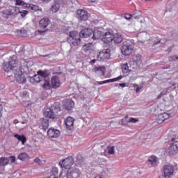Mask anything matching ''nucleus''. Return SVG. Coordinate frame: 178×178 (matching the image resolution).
Masks as SVG:
<instances>
[{
  "label": "nucleus",
  "mask_w": 178,
  "mask_h": 178,
  "mask_svg": "<svg viewBox=\"0 0 178 178\" xmlns=\"http://www.w3.org/2000/svg\"><path fill=\"white\" fill-rule=\"evenodd\" d=\"M51 23V21L49 20V18H42L40 22H39V27L43 30H38V33L40 34H42V33H45V31H47V28L48 27V26H49V24Z\"/></svg>",
  "instance_id": "nucleus-7"
},
{
  "label": "nucleus",
  "mask_w": 178,
  "mask_h": 178,
  "mask_svg": "<svg viewBox=\"0 0 178 178\" xmlns=\"http://www.w3.org/2000/svg\"><path fill=\"white\" fill-rule=\"evenodd\" d=\"M63 106L67 111H72L74 108V102L72 99L66 100L64 102Z\"/></svg>",
  "instance_id": "nucleus-20"
},
{
  "label": "nucleus",
  "mask_w": 178,
  "mask_h": 178,
  "mask_svg": "<svg viewBox=\"0 0 178 178\" xmlns=\"http://www.w3.org/2000/svg\"><path fill=\"white\" fill-rule=\"evenodd\" d=\"M40 127L43 129V131H47L48 127H49V120H48V118H43L40 119Z\"/></svg>",
  "instance_id": "nucleus-17"
},
{
  "label": "nucleus",
  "mask_w": 178,
  "mask_h": 178,
  "mask_svg": "<svg viewBox=\"0 0 178 178\" xmlns=\"http://www.w3.org/2000/svg\"><path fill=\"white\" fill-rule=\"evenodd\" d=\"M75 165L76 166H79V168H81V166L84 165V160L83 159V157H81V156H78L76 157V160L75 161Z\"/></svg>",
  "instance_id": "nucleus-29"
},
{
  "label": "nucleus",
  "mask_w": 178,
  "mask_h": 178,
  "mask_svg": "<svg viewBox=\"0 0 178 178\" xmlns=\"http://www.w3.org/2000/svg\"><path fill=\"white\" fill-rule=\"evenodd\" d=\"M92 34V29H83L80 33L77 31H72L70 32L69 38L67 41L70 45H73L74 47H77L81 42L80 37L82 38H88Z\"/></svg>",
  "instance_id": "nucleus-1"
},
{
  "label": "nucleus",
  "mask_w": 178,
  "mask_h": 178,
  "mask_svg": "<svg viewBox=\"0 0 178 178\" xmlns=\"http://www.w3.org/2000/svg\"><path fill=\"white\" fill-rule=\"evenodd\" d=\"M77 15L80 20H87L88 19V13L85 10H78Z\"/></svg>",
  "instance_id": "nucleus-18"
},
{
  "label": "nucleus",
  "mask_w": 178,
  "mask_h": 178,
  "mask_svg": "<svg viewBox=\"0 0 178 178\" xmlns=\"http://www.w3.org/2000/svg\"><path fill=\"white\" fill-rule=\"evenodd\" d=\"M54 111L55 112H60V106H59V104L56 103L51 108H47L44 112V118H47V119H55V113H54Z\"/></svg>",
  "instance_id": "nucleus-4"
},
{
  "label": "nucleus",
  "mask_w": 178,
  "mask_h": 178,
  "mask_svg": "<svg viewBox=\"0 0 178 178\" xmlns=\"http://www.w3.org/2000/svg\"><path fill=\"white\" fill-rule=\"evenodd\" d=\"M172 49H173V46L170 47H168V52H171L172 51Z\"/></svg>",
  "instance_id": "nucleus-51"
},
{
  "label": "nucleus",
  "mask_w": 178,
  "mask_h": 178,
  "mask_svg": "<svg viewBox=\"0 0 178 178\" xmlns=\"http://www.w3.org/2000/svg\"><path fill=\"white\" fill-rule=\"evenodd\" d=\"M80 176V170L77 168H72L67 172V178H78Z\"/></svg>",
  "instance_id": "nucleus-12"
},
{
  "label": "nucleus",
  "mask_w": 178,
  "mask_h": 178,
  "mask_svg": "<svg viewBox=\"0 0 178 178\" xmlns=\"http://www.w3.org/2000/svg\"><path fill=\"white\" fill-rule=\"evenodd\" d=\"M8 63L11 66H16L15 65L17 63V56H16V55L10 56Z\"/></svg>",
  "instance_id": "nucleus-31"
},
{
  "label": "nucleus",
  "mask_w": 178,
  "mask_h": 178,
  "mask_svg": "<svg viewBox=\"0 0 178 178\" xmlns=\"http://www.w3.org/2000/svg\"><path fill=\"white\" fill-rule=\"evenodd\" d=\"M82 49L86 54H92L95 51V47H94L92 43H87L83 46Z\"/></svg>",
  "instance_id": "nucleus-15"
},
{
  "label": "nucleus",
  "mask_w": 178,
  "mask_h": 178,
  "mask_svg": "<svg viewBox=\"0 0 178 178\" xmlns=\"http://www.w3.org/2000/svg\"><path fill=\"white\" fill-rule=\"evenodd\" d=\"M170 118V114L167 113H163L158 115L157 117V123L159 124H162L165 120H168Z\"/></svg>",
  "instance_id": "nucleus-14"
},
{
  "label": "nucleus",
  "mask_w": 178,
  "mask_h": 178,
  "mask_svg": "<svg viewBox=\"0 0 178 178\" xmlns=\"http://www.w3.org/2000/svg\"><path fill=\"white\" fill-rule=\"evenodd\" d=\"M9 163V159L6 157L0 158V166H6Z\"/></svg>",
  "instance_id": "nucleus-33"
},
{
  "label": "nucleus",
  "mask_w": 178,
  "mask_h": 178,
  "mask_svg": "<svg viewBox=\"0 0 178 178\" xmlns=\"http://www.w3.org/2000/svg\"><path fill=\"white\" fill-rule=\"evenodd\" d=\"M21 34H22V33H24V34L22 35V37H26V35H27V34L26 33H27V31L24 29H22L20 31Z\"/></svg>",
  "instance_id": "nucleus-46"
},
{
  "label": "nucleus",
  "mask_w": 178,
  "mask_h": 178,
  "mask_svg": "<svg viewBox=\"0 0 178 178\" xmlns=\"http://www.w3.org/2000/svg\"><path fill=\"white\" fill-rule=\"evenodd\" d=\"M18 159H19V161H27V159H29V154L26 152L21 153L18 155Z\"/></svg>",
  "instance_id": "nucleus-36"
},
{
  "label": "nucleus",
  "mask_w": 178,
  "mask_h": 178,
  "mask_svg": "<svg viewBox=\"0 0 178 178\" xmlns=\"http://www.w3.org/2000/svg\"><path fill=\"white\" fill-rule=\"evenodd\" d=\"M124 17L126 20H131V19H133L132 14H125Z\"/></svg>",
  "instance_id": "nucleus-44"
},
{
  "label": "nucleus",
  "mask_w": 178,
  "mask_h": 178,
  "mask_svg": "<svg viewBox=\"0 0 178 178\" xmlns=\"http://www.w3.org/2000/svg\"><path fill=\"white\" fill-rule=\"evenodd\" d=\"M73 163H74V161H73V157L72 156H69L59 162L60 168H64V169H70Z\"/></svg>",
  "instance_id": "nucleus-8"
},
{
  "label": "nucleus",
  "mask_w": 178,
  "mask_h": 178,
  "mask_svg": "<svg viewBox=\"0 0 178 178\" xmlns=\"http://www.w3.org/2000/svg\"><path fill=\"white\" fill-rule=\"evenodd\" d=\"M65 122L67 130H72V129H73V126L74 125V118L67 117Z\"/></svg>",
  "instance_id": "nucleus-21"
},
{
  "label": "nucleus",
  "mask_w": 178,
  "mask_h": 178,
  "mask_svg": "<svg viewBox=\"0 0 178 178\" xmlns=\"http://www.w3.org/2000/svg\"><path fill=\"white\" fill-rule=\"evenodd\" d=\"M47 70L42 71L40 70L38 72V74L34 75L33 77L31 78L30 81L31 83H40L44 80V83L42 86L44 90H49L51 88V83L49 80V76Z\"/></svg>",
  "instance_id": "nucleus-2"
},
{
  "label": "nucleus",
  "mask_w": 178,
  "mask_h": 178,
  "mask_svg": "<svg viewBox=\"0 0 178 178\" xmlns=\"http://www.w3.org/2000/svg\"><path fill=\"white\" fill-rule=\"evenodd\" d=\"M92 33L93 34V40H102L104 37V31L102 29H95L92 31Z\"/></svg>",
  "instance_id": "nucleus-13"
},
{
  "label": "nucleus",
  "mask_w": 178,
  "mask_h": 178,
  "mask_svg": "<svg viewBox=\"0 0 178 178\" xmlns=\"http://www.w3.org/2000/svg\"><path fill=\"white\" fill-rule=\"evenodd\" d=\"M141 17V12L138 10H136L132 14V19H135L136 20H138Z\"/></svg>",
  "instance_id": "nucleus-35"
},
{
  "label": "nucleus",
  "mask_w": 178,
  "mask_h": 178,
  "mask_svg": "<svg viewBox=\"0 0 178 178\" xmlns=\"http://www.w3.org/2000/svg\"><path fill=\"white\" fill-rule=\"evenodd\" d=\"M169 62H173L174 60H176L175 56H171L168 58Z\"/></svg>",
  "instance_id": "nucleus-47"
},
{
  "label": "nucleus",
  "mask_w": 178,
  "mask_h": 178,
  "mask_svg": "<svg viewBox=\"0 0 178 178\" xmlns=\"http://www.w3.org/2000/svg\"><path fill=\"white\" fill-rule=\"evenodd\" d=\"M47 136L51 138H58L60 136V131L55 128H50L47 131Z\"/></svg>",
  "instance_id": "nucleus-11"
},
{
  "label": "nucleus",
  "mask_w": 178,
  "mask_h": 178,
  "mask_svg": "<svg viewBox=\"0 0 178 178\" xmlns=\"http://www.w3.org/2000/svg\"><path fill=\"white\" fill-rule=\"evenodd\" d=\"M118 86L122 88H124V87H126V83H118Z\"/></svg>",
  "instance_id": "nucleus-49"
},
{
  "label": "nucleus",
  "mask_w": 178,
  "mask_h": 178,
  "mask_svg": "<svg viewBox=\"0 0 178 178\" xmlns=\"http://www.w3.org/2000/svg\"><path fill=\"white\" fill-rule=\"evenodd\" d=\"M26 8H30V9L31 10H40V7L38 6H35L34 4H30V3H28V6Z\"/></svg>",
  "instance_id": "nucleus-38"
},
{
  "label": "nucleus",
  "mask_w": 178,
  "mask_h": 178,
  "mask_svg": "<svg viewBox=\"0 0 178 178\" xmlns=\"http://www.w3.org/2000/svg\"><path fill=\"white\" fill-rule=\"evenodd\" d=\"M42 2H51V0H41Z\"/></svg>",
  "instance_id": "nucleus-56"
},
{
  "label": "nucleus",
  "mask_w": 178,
  "mask_h": 178,
  "mask_svg": "<svg viewBox=\"0 0 178 178\" xmlns=\"http://www.w3.org/2000/svg\"><path fill=\"white\" fill-rule=\"evenodd\" d=\"M163 97V96L160 93V94L158 95L157 98H158L159 99H161V98Z\"/></svg>",
  "instance_id": "nucleus-53"
},
{
  "label": "nucleus",
  "mask_w": 178,
  "mask_h": 178,
  "mask_svg": "<svg viewBox=\"0 0 178 178\" xmlns=\"http://www.w3.org/2000/svg\"><path fill=\"white\" fill-rule=\"evenodd\" d=\"M2 116V113H1V112H0V118Z\"/></svg>",
  "instance_id": "nucleus-61"
},
{
  "label": "nucleus",
  "mask_w": 178,
  "mask_h": 178,
  "mask_svg": "<svg viewBox=\"0 0 178 178\" xmlns=\"http://www.w3.org/2000/svg\"><path fill=\"white\" fill-rule=\"evenodd\" d=\"M103 83H104V84H106V83H108L109 82H108V81L107 79V80L103 81Z\"/></svg>",
  "instance_id": "nucleus-55"
},
{
  "label": "nucleus",
  "mask_w": 178,
  "mask_h": 178,
  "mask_svg": "<svg viewBox=\"0 0 178 178\" xmlns=\"http://www.w3.org/2000/svg\"><path fill=\"white\" fill-rule=\"evenodd\" d=\"M58 173H59L58 168H53L51 170V174L54 176V178L58 177Z\"/></svg>",
  "instance_id": "nucleus-40"
},
{
  "label": "nucleus",
  "mask_w": 178,
  "mask_h": 178,
  "mask_svg": "<svg viewBox=\"0 0 178 178\" xmlns=\"http://www.w3.org/2000/svg\"><path fill=\"white\" fill-rule=\"evenodd\" d=\"M14 9L15 10V15H19L20 13L22 17H25L26 15H28L29 11L27 10H20V8L19 7H14Z\"/></svg>",
  "instance_id": "nucleus-27"
},
{
  "label": "nucleus",
  "mask_w": 178,
  "mask_h": 178,
  "mask_svg": "<svg viewBox=\"0 0 178 178\" xmlns=\"http://www.w3.org/2000/svg\"><path fill=\"white\" fill-rule=\"evenodd\" d=\"M158 44H161V40L158 41L157 42L154 43V45H158Z\"/></svg>",
  "instance_id": "nucleus-54"
},
{
  "label": "nucleus",
  "mask_w": 178,
  "mask_h": 178,
  "mask_svg": "<svg viewBox=\"0 0 178 178\" xmlns=\"http://www.w3.org/2000/svg\"><path fill=\"white\" fill-rule=\"evenodd\" d=\"M93 72L95 73L98 74L99 73L102 74V76H105V72H106L105 67L104 66H99V67H95L93 68Z\"/></svg>",
  "instance_id": "nucleus-24"
},
{
  "label": "nucleus",
  "mask_w": 178,
  "mask_h": 178,
  "mask_svg": "<svg viewBox=\"0 0 178 178\" xmlns=\"http://www.w3.org/2000/svg\"><path fill=\"white\" fill-rule=\"evenodd\" d=\"M141 23H143V21H140Z\"/></svg>",
  "instance_id": "nucleus-63"
},
{
  "label": "nucleus",
  "mask_w": 178,
  "mask_h": 178,
  "mask_svg": "<svg viewBox=\"0 0 178 178\" xmlns=\"http://www.w3.org/2000/svg\"><path fill=\"white\" fill-rule=\"evenodd\" d=\"M133 87L134 88H136V94H138V92H140V90H142L143 86V85L139 86V85H137V83H134Z\"/></svg>",
  "instance_id": "nucleus-39"
},
{
  "label": "nucleus",
  "mask_w": 178,
  "mask_h": 178,
  "mask_svg": "<svg viewBox=\"0 0 178 178\" xmlns=\"http://www.w3.org/2000/svg\"><path fill=\"white\" fill-rule=\"evenodd\" d=\"M113 38V34H112L111 32H106L105 33H103V38L102 40L105 44H110L112 42Z\"/></svg>",
  "instance_id": "nucleus-16"
},
{
  "label": "nucleus",
  "mask_w": 178,
  "mask_h": 178,
  "mask_svg": "<svg viewBox=\"0 0 178 178\" xmlns=\"http://www.w3.org/2000/svg\"><path fill=\"white\" fill-rule=\"evenodd\" d=\"M170 143H171V145L167 149V152L170 155H176L178 152V135H172L170 140Z\"/></svg>",
  "instance_id": "nucleus-3"
},
{
  "label": "nucleus",
  "mask_w": 178,
  "mask_h": 178,
  "mask_svg": "<svg viewBox=\"0 0 178 178\" xmlns=\"http://www.w3.org/2000/svg\"><path fill=\"white\" fill-rule=\"evenodd\" d=\"M95 178H102L101 176H96Z\"/></svg>",
  "instance_id": "nucleus-59"
},
{
  "label": "nucleus",
  "mask_w": 178,
  "mask_h": 178,
  "mask_svg": "<svg viewBox=\"0 0 178 178\" xmlns=\"http://www.w3.org/2000/svg\"><path fill=\"white\" fill-rule=\"evenodd\" d=\"M121 69L122 70V73H129L130 72V69L129 68V64L124 63L122 65Z\"/></svg>",
  "instance_id": "nucleus-37"
},
{
  "label": "nucleus",
  "mask_w": 178,
  "mask_h": 178,
  "mask_svg": "<svg viewBox=\"0 0 178 178\" xmlns=\"http://www.w3.org/2000/svg\"><path fill=\"white\" fill-rule=\"evenodd\" d=\"M108 152L109 155H114L115 154V146H111L108 148Z\"/></svg>",
  "instance_id": "nucleus-42"
},
{
  "label": "nucleus",
  "mask_w": 178,
  "mask_h": 178,
  "mask_svg": "<svg viewBox=\"0 0 178 178\" xmlns=\"http://www.w3.org/2000/svg\"><path fill=\"white\" fill-rule=\"evenodd\" d=\"M138 122V119L134 118H130L127 121V123H137Z\"/></svg>",
  "instance_id": "nucleus-43"
},
{
  "label": "nucleus",
  "mask_w": 178,
  "mask_h": 178,
  "mask_svg": "<svg viewBox=\"0 0 178 178\" xmlns=\"http://www.w3.org/2000/svg\"><path fill=\"white\" fill-rule=\"evenodd\" d=\"M122 79H123V76H119L117 78L108 79V83H114L115 81H119V80H122Z\"/></svg>",
  "instance_id": "nucleus-41"
},
{
  "label": "nucleus",
  "mask_w": 178,
  "mask_h": 178,
  "mask_svg": "<svg viewBox=\"0 0 178 178\" xmlns=\"http://www.w3.org/2000/svg\"><path fill=\"white\" fill-rule=\"evenodd\" d=\"M51 83L53 88H59L60 87V79L58 76H54L51 79Z\"/></svg>",
  "instance_id": "nucleus-19"
},
{
  "label": "nucleus",
  "mask_w": 178,
  "mask_h": 178,
  "mask_svg": "<svg viewBox=\"0 0 178 178\" xmlns=\"http://www.w3.org/2000/svg\"><path fill=\"white\" fill-rule=\"evenodd\" d=\"M44 58H45L47 56H42Z\"/></svg>",
  "instance_id": "nucleus-62"
},
{
  "label": "nucleus",
  "mask_w": 178,
  "mask_h": 178,
  "mask_svg": "<svg viewBox=\"0 0 178 178\" xmlns=\"http://www.w3.org/2000/svg\"><path fill=\"white\" fill-rule=\"evenodd\" d=\"M148 162L152 166H156L158 165V158L155 156H151L148 159Z\"/></svg>",
  "instance_id": "nucleus-26"
},
{
  "label": "nucleus",
  "mask_w": 178,
  "mask_h": 178,
  "mask_svg": "<svg viewBox=\"0 0 178 178\" xmlns=\"http://www.w3.org/2000/svg\"><path fill=\"white\" fill-rule=\"evenodd\" d=\"M87 91L86 89H80L79 90V98L80 99H82V101H84L86 99V97L87 96Z\"/></svg>",
  "instance_id": "nucleus-32"
},
{
  "label": "nucleus",
  "mask_w": 178,
  "mask_h": 178,
  "mask_svg": "<svg viewBox=\"0 0 178 178\" xmlns=\"http://www.w3.org/2000/svg\"><path fill=\"white\" fill-rule=\"evenodd\" d=\"M99 84L100 86H102V84H104V81H99Z\"/></svg>",
  "instance_id": "nucleus-57"
},
{
  "label": "nucleus",
  "mask_w": 178,
  "mask_h": 178,
  "mask_svg": "<svg viewBox=\"0 0 178 178\" xmlns=\"http://www.w3.org/2000/svg\"><path fill=\"white\" fill-rule=\"evenodd\" d=\"M161 94L163 96V95H166V90H163L161 92Z\"/></svg>",
  "instance_id": "nucleus-52"
},
{
  "label": "nucleus",
  "mask_w": 178,
  "mask_h": 178,
  "mask_svg": "<svg viewBox=\"0 0 178 178\" xmlns=\"http://www.w3.org/2000/svg\"><path fill=\"white\" fill-rule=\"evenodd\" d=\"M14 137L15 138H17L18 141H21L23 145H24V143L27 141V138H26V136H24V135H19L17 134H15L14 135Z\"/></svg>",
  "instance_id": "nucleus-28"
},
{
  "label": "nucleus",
  "mask_w": 178,
  "mask_h": 178,
  "mask_svg": "<svg viewBox=\"0 0 178 178\" xmlns=\"http://www.w3.org/2000/svg\"><path fill=\"white\" fill-rule=\"evenodd\" d=\"M60 0H56L51 5V10L53 13H56L60 9Z\"/></svg>",
  "instance_id": "nucleus-22"
},
{
  "label": "nucleus",
  "mask_w": 178,
  "mask_h": 178,
  "mask_svg": "<svg viewBox=\"0 0 178 178\" xmlns=\"http://www.w3.org/2000/svg\"><path fill=\"white\" fill-rule=\"evenodd\" d=\"M133 49H134V44L131 42H127L122 45L121 51L124 55L127 56L133 52Z\"/></svg>",
  "instance_id": "nucleus-5"
},
{
  "label": "nucleus",
  "mask_w": 178,
  "mask_h": 178,
  "mask_svg": "<svg viewBox=\"0 0 178 178\" xmlns=\"http://www.w3.org/2000/svg\"><path fill=\"white\" fill-rule=\"evenodd\" d=\"M15 5L18 6H23L24 8H27V6H29V3H26L22 0H15Z\"/></svg>",
  "instance_id": "nucleus-34"
},
{
  "label": "nucleus",
  "mask_w": 178,
  "mask_h": 178,
  "mask_svg": "<svg viewBox=\"0 0 178 178\" xmlns=\"http://www.w3.org/2000/svg\"><path fill=\"white\" fill-rule=\"evenodd\" d=\"M95 62H97V60L93 59V60H92L91 61H90V65H94V63H95Z\"/></svg>",
  "instance_id": "nucleus-50"
},
{
  "label": "nucleus",
  "mask_w": 178,
  "mask_h": 178,
  "mask_svg": "<svg viewBox=\"0 0 178 178\" xmlns=\"http://www.w3.org/2000/svg\"><path fill=\"white\" fill-rule=\"evenodd\" d=\"M15 80L19 83V84H26V76H24V74L23 72L20 71V70H18L17 73L15 75Z\"/></svg>",
  "instance_id": "nucleus-9"
},
{
  "label": "nucleus",
  "mask_w": 178,
  "mask_h": 178,
  "mask_svg": "<svg viewBox=\"0 0 178 178\" xmlns=\"http://www.w3.org/2000/svg\"><path fill=\"white\" fill-rule=\"evenodd\" d=\"M123 41V37L120 33H115L113 35V44H120Z\"/></svg>",
  "instance_id": "nucleus-23"
},
{
  "label": "nucleus",
  "mask_w": 178,
  "mask_h": 178,
  "mask_svg": "<svg viewBox=\"0 0 178 178\" xmlns=\"http://www.w3.org/2000/svg\"><path fill=\"white\" fill-rule=\"evenodd\" d=\"M10 159L12 163L16 162V159L15 158V156H10Z\"/></svg>",
  "instance_id": "nucleus-48"
},
{
  "label": "nucleus",
  "mask_w": 178,
  "mask_h": 178,
  "mask_svg": "<svg viewBox=\"0 0 178 178\" xmlns=\"http://www.w3.org/2000/svg\"><path fill=\"white\" fill-rule=\"evenodd\" d=\"M134 63L135 65H138V67H140L143 63V60L141 59V56H136L134 58Z\"/></svg>",
  "instance_id": "nucleus-30"
},
{
  "label": "nucleus",
  "mask_w": 178,
  "mask_h": 178,
  "mask_svg": "<svg viewBox=\"0 0 178 178\" xmlns=\"http://www.w3.org/2000/svg\"><path fill=\"white\" fill-rule=\"evenodd\" d=\"M177 59L178 60V56H175V60Z\"/></svg>",
  "instance_id": "nucleus-60"
},
{
  "label": "nucleus",
  "mask_w": 178,
  "mask_h": 178,
  "mask_svg": "<svg viewBox=\"0 0 178 178\" xmlns=\"http://www.w3.org/2000/svg\"><path fill=\"white\" fill-rule=\"evenodd\" d=\"M110 58L111 54H109L108 49L100 51L97 54V59H99V60H106Z\"/></svg>",
  "instance_id": "nucleus-10"
},
{
  "label": "nucleus",
  "mask_w": 178,
  "mask_h": 178,
  "mask_svg": "<svg viewBox=\"0 0 178 178\" xmlns=\"http://www.w3.org/2000/svg\"><path fill=\"white\" fill-rule=\"evenodd\" d=\"M35 163H38V165H42V161L41 159L36 158L34 160Z\"/></svg>",
  "instance_id": "nucleus-45"
},
{
  "label": "nucleus",
  "mask_w": 178,
  "mask_h": 178,
  "mask_svg": "<svg viewBox=\"0 0 178 178\" xmlns=\"http://www.w3.org/2000/svg\"><path fill=\"white\" fill-rule=\"evenodd\" d=\"M16 66L11 65L10 63H4L3 65V69L4 72H7V73H9L10 70H15V68Z\"/></svg>",
  "instance_id": "nucleus-25"
},
{
  "label": "nucleus",
  "mask_w": 178,
  "mask_h": 178,
  "mask_svg": "<svg viewBox=\"0 0 178 178\" xmlns=\"http://www.w3.org/2000/svg\"><path fill=\"white\" fill-rule=\"evenodd\" d=\"M89 2H97V0H88Z\"/></svg>",
  "instance_id": "nucleus-58"
},
{
  "label": "nucleus",
  "mask_w": 178,
  "mask_h": 178,
  "mask_svg": "<svg viewBox=\"0 0 178 178\" xmlns=\"http://www.w3.org/2000/svg\"><path fill=\"white\" fill-rule=\"evenodd\" d=\"M162 173L165 178H170L175 173V169L170 165H165L162 168Z\"/></svg>",
  "instance_id": "nucleus-6"
}]
</instances>
